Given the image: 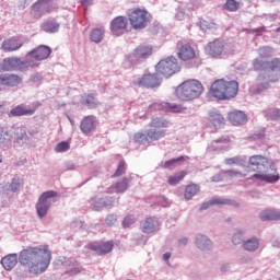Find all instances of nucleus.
I'll use <instances>...</instances> for the list:
<instances>
[{"label": "nucleus", "mask_w": 280, "mask_h": 280, "mask_svg": "<svg viewBox=\"0 0 280 280\" xmlns=\"http://www.w3.org/2000/svg\"><path fill=\"white\" fill-rule=\"evenodd\" d=\"M262 222H272V220H280V210L266 209L259 214Z\"/></svg>", "instance_id": "obj_28"}, {"label": "nucleus", "mask_w": 280, "mask_h": 280, "mask_svg": "<svg viewBox=\"0 0 280 280\" xmlns=\"http://www.w3.org/2000/svg\"><path fill=\"white\" fill-rule=\"evenodd\" d=\"M165 129H149L147 130V135L149 141H159V139H163L165 137Z\"/></svg>", "instance_id": "obj_36"}, {"label": "nucleus", "mask_w": 280, "mask_h": 280, "mask_svg": "<svg viewBox=\"0 0 280 280\" xmlns=\"http://www.w3.org/2000/svg\"><path fill=\"white\" fill-rule=\"evenodd\" d=\"M246 233H248V230L246 228L235 230L232 235V244L234 246H240V244L244 246V242H246V240H244V237H246Z\"/></svg>", "instance_id": "obj_31"}, {"label": "nucleus", "mask_w": 280, "mask_h": 280, "mask_svg": "<svg viewBox=\"0 0 280 280\" xmlns=\"http://www.w3.org/2000/svg\"><path fill=\"white\" fill-rule=\"evenodd\" d=\"M152 56V47L150 46H139L133 52L126 56V62H128L129 67L138 65L140 60H145V58H150Z\"/></svg>", "instance_id": "obj_10"}, {"label": "nucleus", "mask_w": 280, "mask_h": 280, "mask_svg": "<svg viewBox=\"0 0 280 280\" xmlns=\"http://www.w3.org/2000/svg\"><path fill=\"white\" fill-rule=\"evenodd\" d=\"M95 128V116H86L80 124V130L84 135H89Z\"/></svg>", "instance_id": "obj_30"}, {"label": "nucleus", "mask_w": 280, "mask_h": 280, "mask_svg": "<svg viewBox=\"0 0 280 280\" xmlns=\"http://www.w3.org/2000/svg\"><path fill=\"white\" fill-rule=\"evenodd\" d=\"M185 159L184 156H179L176 159L168 160L166 162H162L160 165L161 167H164V170H167V167H172V165H176V163H180Z\"/></svg>", "instance_id": "obj_55"}, {"label": "nucleus", "mask_w": 280, "mask_h": 280, "mask_svg": "<svg viewBox=\"0 0 280 280\" xmlns=\"http://www.w3.org/2000/svg\"><path fill=\"white\" fill-rule=\"evenodd\" d=\"M156 71L158 73H161V75H164V78H172L174 73H178V71H180L178 59H176L175 57H168L166 59H162L156 65Z\"/></svg>", "instance_id": "obj_8"}, {"label": "nucleus", "mask_w": 280, "mask_h": 280, "mask_svg": "<svg viewBox=\"0 0 280 280\" xmlns=\"http://www.w3.org/2000/svg\"><path fill=\"white\" fill-rule=\"evenodd\" d=\"M238 90L240 84L236 81H224L221 79L212 83L210 93L217 100H231V97L237 95Z\"/></svg>", "instance_id": "obj_3"}, {"label": "nucleus", "mask_w": 280, "mask_h": 280, "mask_svg": "<svg viewBox=\"0 0 280 280\" xmlns=\"http://www.w3.org/2000/svg\"><path fill=\"white\" fill-rule=\"evenodd\" d=\"M176 95L178 100L191 102V100H196L202 95V83L195 79L184 81L177 86Z\"/></svg>", "instance_id": "obj_4"}, {"label": "nucleus", "mask_w": 280, "mask_h": 280, "mask_svg": "<svg viewBox=\"0 0 280 280\" xmlns=\"http://www.w3.org/2000/svg\"><path fill=\"white\" fill-rule=\"evenodd\" d=\"M220 272H229L231 265L229 262L221 264L219 267Z\"/></svg>", "instance_id": "obj_64"}, {"label": "nucleus", "mask_w": 280, "mask_h": 280, "mask_svg": "<svg viewBox=\"0 0 280 280\" xmlns=\"http://www.w3.org/2000/svg\"><path fill=\"white\" fill-rule=\"evenodd\" d=\"M58 191L48 190L43 192L35 205L37 217L43 220L51 209V205L58 202Z\"/></svg>", "instance_id": "obj_5"}, {"label": "nucleus", "mask_w": 280, "mask_h": 280, "mask_svg": "<svg viewBox=\"0 0 280 280\" xmlns=\"http://www.w3.org/2000/svg\"><path fill=\"white\" fill-rule=\"evenodd\" d=\"M222 174H223L225 180H230V178H235L236 176H238L240 178L246 176V175L242 174V172H240L237 170L222 171Z\"/></svg>", "instance_id": "obj_46"}, {"label": "nucleus", "mask_w": 280, "mask_h": 280, "mask_svg": "<svg viewBox=\"0 0 280 280\" xmlns=\"http://www.w3.org/2000/svg\"><path fill=\"white\" fill-rule=\"evenodd\" d=\"M51 55V48L46 45H40L37 48L31 50L26 55V60H33L37 66L40 60H47Z\"/></svg>", "instance_id": "obj_13"}, {"label": "nucleus", "mask_w": 280, "mask_h": 280, "mask_svg": "<svg viewBox=\"0 0 280 280\" xmlns=\"http://www.w3.org/2000/svg\"><path fill=\"white\" fill-rule=\"evenodd\" d=\"M117 222V215L109 214L105 219V223L107 226H113Z\"/></svg>", "instance_id": "obj_60"}, {"label": "nucleus", "mask_w": 280, "mask_h": 280, "mask_svg": "<svg viewBox=\"0 0 280 280\" xmlns=\"http://www.w3.org/2000/svg\"><path fill=\"white\" fill-rule=\"evenodd\" d=\"M90 40L92 43H100L101 40H104V30L103 28H94L90 34Z\"/></svg>", "instance_id": "obj_41"}, {"label": "nucleus", "mask_w": 280, "mask_h": 280, "mask_svg": "<svg viewBox=\"0 0 280 280\" xmlns=\"http://www.w3.org/2000/svg\"><path fill=\"white\" fill-rule=\"evenodd\" d=\"M21 82H23V80L21 77H19V74L7 73L0 75V84L2 86H19Z\"/></svg>", "instance_id": "obj_24"}, {"label": "nucleus", "mask_w": 280, "mask_h": 280, "mask_svg": "<svg viewBox=\"0 0 280 280\" xmlns=\"http://www.w3.org/2000/svg\"><path fill=\"white\" fill-rule=\"evenodd\" d=\"M186 16H187V13H185V9L178 8L175 14V19H177V21H184Z\"/></svg>", "instance_id": "obj_61"}, {"label": "nucleus", "mask_w": 280, "mask_h": 280, "mask_svg": "<svg viewBox=\"0 0 280 280\" xmlns=\"http://www.w3.org/2000/svg\"><path fill=\"white\" fill-rule=\"evenodd\" d=\"M104 208L113 209V205L115 203V198L113 197H103Z\"/></svg>", "instance_id": "obj_59"}, {"label": "nucleus", "mask_w": 280, "mask_h": 280, "mask_svg": "<svg viewBox=\"0 0 280 280\" xmlns=\"http://www.w3.org/2000/svg\"><path fill=\"white\" fill-rule=\"evenodd\" d=\"M272 161L268 160V158H264L262 155H252L249 156V165L252 167V170L257 171H261L265 170V167H268V165L271 163Z\"/></svg>", "instance_id": "obj_19"}, {"label": "nucleus", "mask_w": 280, "mask_h": 280, "mask_svg": "<svg viewBox=\"0 0 280 280\" xmlns=\"http://www.w3.org/2000/svg\"><path fill=\"white\" fill-rule=\"evenodd\" d=\"M254 69L261 72L257 79L256 83L250 86L249 91L252 95H261L264 91L270 89V82H279L280 80V59L275 58L271 61H264L261 59H255Z\"/></svg>", "instance_id": "obj_2"}, {"label": "nucleus", "mask_w": 280, "mask_h": 280, "mask_svg": "<svg viewBox=\"0 0 280 280\" xmlns=\"http://www.w3.org/2000/svg\"><path fill=\"white\" fill-rule=\"evenodd\" d=\"M185 176H187V172H185V171L178 172L174 175L168 176L167 183L171 186L178 185V183H180V180H183V178H185Z\"/></svg>", "instance_id": "obj_39"}, {"label": "nucleus", "mask_w": 280, "mask_h": 280, "mask_svg": "<svg viewBox=\"0 0 280 280\" xmlns=\"http://www.w3.org/2000/svg\"><path fill=\"white\" fill-rule=\"evenodd\" d=\"M28 114H30V110L23 108V106H16L10 110V115H12V117H21L23 115H28Z\"/></svg>", "instance_id": "obj_48"}, {"label": "nucleus", "mask_w": 280, "mask_h": 280, "mask_svg": "<svg viewBox=\"0 0 280 280\" xmlns=\"http://www.w3.org/2000/svg\"><path fill=\"white\" fill-rule=\"evenodd\" d=\"M80 103L88 108H96V106H100V101L92 94L82 95Z\"/></svg>", "instance_id": "obj_33"}, {"label": "nucleus", "mask_w": 280, "mask_h": 280, "mask_svg": "<svg viewBox=\"0 0 280 280\" xmlns=\"http://www.w3.org/2000/svg\"><path fill=\"white\" fill-rule=\"evenodd\" d=\"M90 205L94 211H102L104 209V199L94 197L90 200Z\"/></svg>", "instance_id": "obj_45"}, {"label": "nucleus", "mask_w": 280, "mask_h": 280, "mask_svg": "<svg viewBox=\"0 0 280 280\" xmlns=\"http://www.w3.org/2000/svg\"><path fill=\"white\" fill-rule=\"evenodd\" d=\"M13 139L19 145H23L27 141V131L23 127L13 128Z\"/></svg>", "instance_id": "obj_29"}, {"label": "nucleus", "mask_w": 280, "mask_h": 280, "mask_svg": "<svg viewBox=\"0 0 280 280\" xmlns=\"http://www.w3.org/2000/svg\"><path fill=\"white\" fill-rule=\"evenodd\" d=\"M195 246L201 253H209V250L213 249V241L209 235L198 233L195 235Z\"/></svg>", "instance_id": "obj_14"}, {"label": "nucleus", "mask_w": 280, "mask_h": 280, "mask_svg": "<svg viewBox=\"0 0 280 280\" xmlns=\"http://www.w3.org/2000/svg\"><path fill=\"white\" fill-rule=\"evenodd\" d=\"M212 205H231V200L229 199H220V198H213L210 201L203 202L201 205V210H207L209 207H212Z\"/></svg>", "instance_id": "obj_37"}, {"label": "nucleus", "mask_w": 280, "mask_h": 280, "mask_svg": "<svg viewBox=\"0 0 280 280\" xmlns=\"http://www.w3.org/2000/svg\"><path fill=\"white\" fill-rule=\"evenodd\" d=\"M225 165H240L246 167V160L242 156L228 158L224 160Z\"/></svg>", "instance_id": "obj_40"}, {"label": "nucleus", "mask_w": 280, "mask_h": 280, "mask_svg": "<svg viewBox=\"0 0 280 280\" xmlns=\"http://www.w3.org/2000/svg\"><path fill=\"white\" fill-rule=\"evenodd\" d=\"M229 137H223L218 140H213L212 143L208 147V150L210 152H213L215 150H223V148H226L230 143Z\"/></svg>", "instance_id": "obj_34"}, {"label": "nucleus", "mask_w": 280, "mask_h": 280, "mask_svg": "<svg viewBox=\"0 0 280 280\" xmlns=\"http://www.w3.org/2000/svg\"><path fill=\"white\" fill-rule=\"evenodd\" d=\"M198 26L200 27V30L206 32V30H213L215 27V24L213 22H209L207 20H200L198 22Z\"/></svg>", "instance_id": "obj_53"}, {"label": "nucleus", "mask_w": 280, "mask_h": 280, "mask_svg": "<svg viewBox=\"0 0 280 280\" xmlns=\"http://www.w3.org/2000/svg\"><path fill=\"white\" fill-rule=\"evenodd\" d=\"M162 108L164 110H168L170 113H180V105L172 104V103H162Z\"/></svg>", "instance_id": "obj_52"}, {"label": "nucleus", "mask_w": 280, "mask_h": 280, "mask_svg": "<svg viewBox=\"0 0 280 280\" xmlns=\"http://www.w3.org/2000/svg\"><path fill=\"white\" fill-rule=\"evenodd\" d=\"M135 222H137V218H135V215H132V214H128L122 220V226H124V229H128V228L132 226V224H135Z\"/></svg>", "instance_id": "obj_54"}, {"label": "nucleus", "mask_w": 280, "mask_h": 280, "mask_svg": "<svg viewBox=\"0 0 280 280\" xmlns=\"http://www.w3.org/2000/svg\"><path fill=\"white\" fill-rule=\"evenodd\" d=\"M150 126L151 128H167L170 122L164 118H153Z\"/></svg>", "instance_id": "obj_44"}, {"label": "nucleus", "mask_w": 280, "mask_h": 280, "mask_svg": "<svg viewBox=\"0 0 280 280\" xmlns=\"http://www.w3.org/2000/svg\"><path fill=\"white\" fill-rule=\"evenodd\" d=\"M228 119L232 126H243L248 121V117L242 110H234L228 114Z\"/></svg>", "instance_id": "obj_22"}, {"label": "nucleus", "mask_w": 280, "mask_h": 280, "mask_svg": "<svg viewBox=\"0 0 280 280\" xmlns=\"http://www.w3.org/2000/svg\"><path fill=\"white\" fill-rule=\"evenodd\" d=\"M178 58L180 60H191V58H196V51L189 44H184L179 47Z\"/></svg>", "instance_id": "obj_27"}, {"label": "nucleus", "mask_w": 280, "mask_h": 280, "mask_svg": "<svg viewBox=\"0 0 280 280\" xmlns=\"http://www.w3.org/2000/svg\"><path fill=\"white\" fill-rule=\"evenodd\" d=\"M42 30L47 34H56L60 30V24L55 20L46 21L42 24Z\"/></svg>", "instance_id": "obj_35"}, {"label": "nucleus", "mask_w": 280, "mask_h": 280, "mask_svg": "<svg viewBox=\"0 0 280 280\" xmlns=\"http://www.w3.org/2000/svg\"><path fill=\"white\" fill-rule=\"evenodd\" d=\"M261 246V240L257 236H252L243 242L242 248L247 253H256Z\"/></svg>", "instance_id": "obj_23"}, {"label": "nucleus", "mask_w": 280, "mask_h": 280, "mask_svg": "<svg viewBox=\"0 0 280 280\" xmlns=\"http://www.w3.org/2000/svg\"><path fill=\"white\" fill-rule=\"evenodd\" d=\"M265 117L267 119H271L272 121H277V119H280V109L279 108H268L264 112Z\"/></svg>", "instance_id": "obj_42"}, {"label": "nucleus", "mask_w": 280, "mask_h": 280, "mask_svg": "<svg viewBox=\"0 0 280 280\" xmlns=\"http://www.w3.org/2000/svg\"><path fill=\"white\" fill-rule=\"evenodd\" d=\"M34 60H21L19 57H8L0 62L1 71H27L30 68L36 67Z\"/></svg>", "instance_id": "obj_6"}, {"label": "nucleus", "mask_w": 280, "mask_h": 280, "mask_svg": "<svg viewBox=\"0 0 280 280\" xmlns=\"http://www.w3.org/2000/svg\"><path fill=\"white\" fill-rule=\"evenodd\" d=\"M252 178L262 180V183H269L270 185L279 183L280 175L279 171H277V164H275L273 162H269L268 167H265L264 173H256L252 176Z\"/></svg>", "instance_id": "obj_9"}, {"label": "nucleus", "mask_w": 280, "mask_h": 280, "mask_svg": "<svg viewBox=\"0 0 280 280\" xmlns=\"http://www.w3.org/2000/svg\"><path fill=\"white\" fill-rule=\"evenodd\" d=\"M208 122L212 130H220L224 128V116L218 110H212L209 113Z\"/></svg>", "instance_id": "obj_17"}, {"label": "nucleus", "mask_w": 280, "mask_h": 280, "mask_svg": "<svg viewBox=\"0 0 280 280\" xmlns=\"http://www.w3.org/2000/svg\"><path fill=\"white\" fill-rule=\"evenodd\" d=\"M24 266L30 275H43L51 264V250L49 245L27 247L20 252V255L9 254L1 259L4 270H12L16 264Z\"/></svg>", "instance_id": "obj_1"}, {"label": "nucleus", "mask_w": 280, "mask_h": 280, "mask_svg": "<svg viewBox=\"0 0 280 280\" xmlns=\"http://www.w3.org/2000/svg\"><path fill=\"white\" fill-rule=\"evenodd\" d=\"M199 187L196 184L188 185L185 189V199L191 200L196 194L199 191Z\"/></svg>", "instance_id": "obj_43"}, {"label": "nucleus", "mask_w": 280, "mask_h": 280, "mask_svg": "<svg viewBox=\"0 0 280 280\" xmlns=\"http://www.w3.org/2000/svg\"><path fill=\"white\" fill-rule=\"evenodd\" d=\"M45 14H47L45 0H38L32 5L31 15L33 19H42V16H45Z\"/></svg>", "instance_id": "obj_25"}, {"label": "nucleus", "mask_w": 280, "mask_h": 280, "mask_svg": "<svg viewBox=\"0 0 280 280\" xmlns=\"http://www.w3.org/2000/svg\"><path fill=\"white\" fill-rule=\"evenodd\" d=\"M135 141L137 143H142V145H148L150 143V138L148 137V131L145 133H136Z\"/></svg>", "instance_id": "obj_49"}, {"label": "nucleus", "mask_w": 280, "mask_h": 280, "mask_svg": "<svg viewBox=\"0 0 280 280\" xmlns=\"http://www.w3.org/2000/svg\"><path fill=\"white\" fill-rule=\"evenodd\" d=\"M206 54L211 58H224V56H229L232 51L229 49V45L224 43L222 39H214L206 46Z\"/></svg>", "instance_id": "obj_7"}, {"label": "nucleus", "mask_w": 280, "mask_h": 280, "mask_svg": "<svg viewBox=\"0 0 280 280\" xmlns=\"http://www.w3.org/2000/svg\"><path fill=\"white\" fill-rule=\"evenodd\" d=\"M46 3V12L47 14H51V12H56L58 10V0H44Z\"/></svg>", "instance_id": "obj_50"}, {"label": "nucleus", "mask_w": 280, "mask_h": 280, "mask_svg": "<svg viewBox=\"0 0 280 280\" xmlns=\"http://www.w3.org/2000/svg\"><path fill=\"white\" fill-rule=\"evenodd\" d=\"M21 187H23V179L14 177L9 184L0 186V196H10V191H12V194H16Z\"/></svg>", "instance_id": "obj_16"}, {"label": "nucleus", "mask_w": 280, "mask_h": 280, "mask_svg": "<svg viewBox=\"0 0 280 280\" xmlns=\"http://www.w3.org/2000/svg\"><path fill=\"white\" fill-rule=\"evenodd\" d=\"M140 229L143 233H156L161 229V223L156 218H147L140 223Z\"/></svg>", "instance_id": "obj_18"}, {"label": "nucleus", "mask_w": 280, "mask_h": 280, "mask_svg": "<svg viewBox=\"0 0 280 280\" xmlns=\"http://www.w3.org/2000/svg\"><path fill=\"white\" fill-rule=\"evenodd\" d=\"M70 145H69V142H59L56 148H55V151L56 152H67L69 150Z\"/></svg>", "instance_id": "obj_56"}, {"label": "nucleus", "mask_w": 280, "mask_h": 280, "mask_svg": "<svg viewBox=\"0 0 280 280\" xmlns=\"http://www.w3.org/2000/svg\"><path fill=\"white\" fill-rule=\"evenodd\" d=\"M10 141H12V136L10 135V131L3 127H0V148H3V145H8Z\"/></svg>", "instance_id": "obj_38"}, {"label": "nucleus", "mask_w": 280, "mask_h": 280, "mask_svg": "<svg viewBox=\"0 0 280 280\" xmlns=\"http://www.w3.org/2000/svg\"><path fill=\"white\" fill-rule=\"evenodd\" d=\"M258 54L260 58H270V56L275 54V49H272V47L269 46H264L258 49Z\"/></svg>", "instance_id": "obj_47"}, {"label": "nucleus", "mask_w": 280, "mask_h": 280, "mask_svg": "<svg viewBox=\"0 0 280 280\" xmlns=\"http://www.w3.org/2000/svg\"><path fill=\"white\" fill-rule=\"evenodd\" d=\"M224 9L229 12H237V10H240V2H236L235 0H226Z\"/></svg>", "instance_id": "obj_51"}, {"label": "nucleus", "mask_w": 280, "mask_h": 280, "mask_svg": "<svg viewBox=\"0 0 280 280\" xmlns=\"http://www.w3.org/2000/svg\"><path fill=\"white\" fill-rule=\"evenodd\" d=\"M30 81L31 82H34L35 84H38V83H40V82H43V74H40V73H34V74H32L31 77H30Z\"/></svg>", "instance_id": "obj_62"}, {"label": "nucleus", "mask_w": 280, "mask_h": 280, "mask_svg": "<svg viewBox=\"0 0 280 280\" xmlns=\"http://www.w3.org/2000/svg\"><path fill=\"white\" fill-rule=\"evenodd\" d=\"M91 250H94L97 255H108L113 250V242H106L100 245H91Z\"/></svg>", "instance_id": "obj_32"}, {"label": "nucleus", "mask_w": 280, "mask_h": 280, "mask_svg": "<svg viewBox=\"0 0 280 280\" xmlns=\"http://www.w3.org/2000/svg\"><path fill=\"white\" fill-rule=\"evenodd\" d=\"M132 240L133 242H136L137 246H139V244H145V242H148V238L142 234H133Z\"/></svg>", "instance_id": "obj_57"}, {"label": "nucleus", "mask_w": 280, "mask_h": 280, "mask_svg": "<svg viewBox=\"0 0 280 280\" xmlns=\"http://www.w3.org/2000/svg\"><path fill=\"white\" fill-rule=\"evenodd\" d=\"M126 172V162L120 161L114 176H121Z\"/></svg>", "instance_id": "obj_58"}, {"label": "nucleus", "mask_w": 280, "mask_h": 280, "mask_svg": "<svg viewBox=\"0 0 280 280\" xmlns=\"http://www.w3.org/2000/svg\"><path fill=\"white\" fill-rule=\"evenodd\" d=\"M128 185H130V179L128 177H124L113 185L108 189L107 194H125V191H128Z\"/></svg>", "instance_id": "obj_26"}, {"label": "nucleus", "mask_w": 280, "mask_h": 280, "mask_svg": "<svg viewBox=\"0 0 280 280\" xmlns=\"http://www.w3.org/2000/svg\"><path fill=\"white\" fill-rule=\"evenodd\" d=\"M128 25V22L126 18L124 16H117L112 21L110 30L114 36H121L124 34V30H126V26Z\"/></svg>", "instance_id": "obj_21"}, {"label": "nucleus", "mask_w": 280, "mask_h": 280, "mask_svg": "<svg viewBox=\"0 0 280 280\" xmlns=\"http://www.w3.org/2000/svg\"><path fill=\"white\" fill-rule=\"evenodd\" d=\"M129 21L133 30H143L148 26V11L141 9H133L129 13Z\"/></svg>", "instance_id": "obj_11"}, {"label": "nucleus", "mask_w": 280, "mask_h": 280, "mask_svg": "<svg viewBox=\"0 0 280 280\" xmlns=\"http://www.w3.org/2000/svg\"><path fill=\"white\" fill-rule=\"evenodd\" d=\"M140 86H145L147 89H156L161 86V79L156 74H144L139 81Z\"/></svg>", "instance_id": "obj_20"}, {"label": "nucleus", "mask_w": 280, "mask_h": 280, "mask_svg": "<svg viewBox=\"0 0 280 280\" xmlns=\"http://www.w3.org/2000/svg\"><path fill=\"white\" fill-rule=\"evenodd\" d=\"M211 180H212L213 183H220V182L226 180V179H225V177H224V174H222V171H221L219 174L212 176V177H211Z\"/></svg>", "instance_id": "obj_63"}, {"label": "nucleus", "mask_w": 280, "mask_h": 280, "mask_svg": "<svg viewBox=\"0 0 280 280\" xmlns=\"http://www.w3.org/2000/svg\"><path fill=\"white\" fill-rule=\"evenodd\" d=\"M23 45H25L23 37H10L3 40L1 49L5 52L19 51Z\"/></svg>", "instance_id": "obj_15"}, {"label": "nucleus", "mask_w": 280, "mask_h": 280, "mask_svg": "<svg viewBox=\"0 0 280 280\" xmlns=\"http://www.w3.org/2000/svg\"><path fill=\"white\" fill-rule=\"evenodd\" d=\"M57 266H63L65 275H69V277H75V275H80V272H82V266H80V262H78L75 258L61 256L57 259Z\"/></svg>", "instance_id": "obj_12"}]
</instances>
